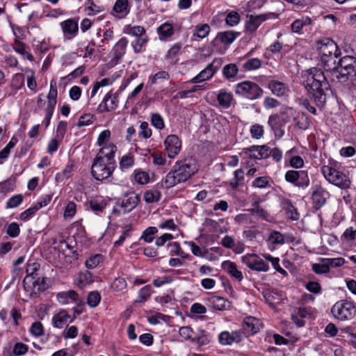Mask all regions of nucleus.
Instances as JSON below:
<instances>
[{"label":"nucleus","mask_w":356,"mask_h":356,"mask_svg":"<svg viewBox=\"0 0 356 356\" xmlns=\"http://www.w3.org/2000/svg\"><path fill=\"white\" fill-rule=\"evenodd\" d=\"M341 54L325 55L320 57V60L327 73L332 83H344L356 76V59L347 56L341 58L338 63L336 59Z\"/></svg>","instance_id":"f257e3e1"},{"label":"nucleus","mask_w":356,"mask_h":356,"mask_svg":"<svg viewBox=\"0 0 356 356\" xmlns=\"http://www.w3.org/2000/svg\"><path fill=\"white\" fill-rule=\"evenodd\" d=\"M327 76L320 68L317 67L307 70L302 75L303 85L318 107L325 105L326 92L330 89Z\"/></svg>","instance_id":"f03ea898"},{"label":"nucleus","mask_w":356,"mask_h":356,"mask_svg":"<svg viewBox=\"0 0 356 356\" xmlns=\"http://www.w3.org/2000/svg\"><path fill=\"white\" fill-rule=\"evenodd\" d=\"M116 150L117 147L114 144L99 149L91 166V175L96 180L103 181L112 175L116 168L114 159Z\"/></svg>","instance_id":"7ed1b4c3"},{"label":"nucleus","mask_w":356,"mask_h":356,"mask_svg":"<svg viewBox=\"0 0 356 356\" xmlns=\"http://www.w3.org/2000/svg\"><path fill=\"white\" fill-rule=\"evenodd\" d=\"M197 172L196 163L192 159L177 161L165 177L161 180V186L164 188H172L186 181Z\"/></svg>","instance_id":"20e7f679"},{"label":"nucleus","mask_w":356,"mask_h":356,"mask_svg":"<svg viewBox=\"0 0 356 356\" xmlns=\"http://www.w3.org/2000/svg\"><path fill=\"white\" fill-rule=\"evenodd\" d=\"M331 312L335 318L340 321L350 320L354 317L356 307L353 302L342 300L332 306Z\"/></svg>","instance_id":"39448f33"},{"label":"nucleus","mask_w":356,"mask_h":356,"mask_svg":"<svg viewBox=\"0 0 356 356\" xmlns=\"http://www.w3.org/2000/svg\"><path fill=\"white\" fill-rule=\"evenodd\" d=\"M235 92L248 99L254 100L261 96L263 90L256 83L245 81L236 86Z\"/></svg>","instance_id":"423d86ee"},{"label":"nucleus","mask_w":356,"mask_h":356,"mask_svg":"<svg viewBox=\"0 0 356 356\" xmlns=\"http://www.w3.org/2000/svg\"><path fill=\"white\" fill-rule=\"evenodd\" d=\"M321 172L329 182L341 188H346L350 186V181L346 175L329 165H323Z\"/></svg>","instance_id":"0eeeda50"},{"label":"nucleus","mask_w":356,"mask_h":356,"mask_svg":"<svg viewBox=\"0 0 356 356\" xmlns=\"http://www.w3.org/2000/svg\"><path fill=\"white\" fill-rule=\"evenodd\" d=\"M223 64L222 58H215L207 67L191 79V83H197L210 79Z\"/></svg>","instance_id":"6e6552de"},{"label":"nucleus","mask_w":356,"mask_h":356,"mask_svg":"<svg viewBox=\"0 0 356 356\" xmlns=\"http://www.w3.org/2000/svg\"><path fill=\"white\" fill-rule=\"evenodd\" d=\"M242 261L252 270L258 272L269 270V265L257 254H247L242 257Z\"/></svg>","instance_id":"1a4fd4ad"},{"label":"nucleus","mask_w":356,"mask_h":356,"mask_svg":"<svg viewBox=\"0 0 356 356\" xmlns=\"http://www.w3.org/2000/svg\"><path fill=\"white\" fill-rule=\"evenodd\" d=\"M285 179L294 186L302 188H307L310 182L307 172L304 170H288L285 174Z\"/></svg>","instance_id":"9d476101"},{"label":"nucleus","mask_w":356,"mask_h":356,"mask_svg":"<svg viewBox=\"0 0 356 356\" xmlns=\"http://www.w3.org/2000/svg\"><path fill=\"white\" fill-rule=\"evenodd\" d=\"M316 49L318 56L341 54L337 43L330 38H323L316 42Z\"/></svg>","instance_id":"9b49d317"},{"label":"nucleus","mask_w":356,"mask_h":356,"mask_svg":"<svg viewBox=\"0 0 356 356\" xmlns=\"http://www.w3.org/2000/svg\"><path fill=\"white\" fill-rule=\"evenodd\" d=\"M277 15L274 13H269L266 14H260L257 15H248V19L245 23V29L248 32H254L258 27L265 21L270 18H275Z\"/></svg>","instance_id":"f8f14e48"},{"label":"nucleus","mask_w":356,"mask_h":356,"mask_svg":"<svg viewBox=\"0 0 356 356\" xmlns=\"http://www.w3.org/2000/svg\"><path fill=\"white\" fill-rule=\"evenodd\" d=\"M244 337V332L241 330H235L232 333L227 331L222 332L219 336V342L224 346H230L233 343H240Z\"/></svg>","instance_id":"ddd939ff"},{"label":"nucleus","mask_w":356,"mask_h":356,"mask_svg":"<svg viewBox=\"0 0 356 356\" xmlns=\"http://www.w3.org/2000/svg\"><path fill=\"white\" fill-rule=\"evenodd\" d=\"M164 145L168 156L173 159L179 154L181 149V142L177 136L170 135L166 137Z\"/></svg>","instance_id":"4468645a"},{"label":"nucleus","mask_w":356,"mask_h":356,"mask_svg":"<svg viewBox=\"0 0 356 356\" xmlns=\"http://www.w3.org/2000/svg\"><path fill=\"white\" fill-rule=\"evenodd\" d=\"M60 25L65 39L74 38L79 32L78 21L75 19H67L60 22Z\"/></svg>","instance_id":"2eb2a0df"},{"label":"nucleus","mask_w":356,"mask_h":356,"mask_svg":"<svg viewBox=\"0 0 356 356\" xmlns=\"http://www.w3.org/2000/svg\"><path fill=\"white\" fill-rule=\"evenodd\" d=\"M327 195L328 193L321 186H315L312 194L314 207L317 210L321 209L325 204Z\"/></svg>","instance_id":"dca6fc26"},{"label":"nucleus","mask_w":356,"mask_h":356,"mask_svg":"<svg viewBox=\"0 0 356 356\" xmlns=\"http://www.w3.org/2000/svg\"><path fill=\"white\" fill-rule=\"evenodd\" d=\"M118 97L113 94L111 91L108 92L99 106V113L109 112L115 110L118 106Z\"/></svg>","instance_id":"f3484780"},{"label":"nucleus","mask_w":356,"mask_h":356,"mask_svg":"<svg viewBox=\"0 0 356 356\" xmlns=\"http://www.w3.org/2000/svg\"><path fill=\"white\" fill-rule=\"evenodd\" d=\"M243 331L245 334L253 335L258 332L261 328L259 321L253 316H247L243 322Z\"/></svg>","instance_id":"a211bd4d"},{"label":"nucleus","mask_w":356,"mask_h":356,"mask_svg":"<svg viewBox=\"0 0 356 356\" xmlns=\"http://www.w3.org/2000/svg\"><path fill=\"white\" fill-rule=\"evenodd\" d=\"M139 200V196L134 192L126 194L120 203L123 212L127 213L132 211L137 206Z\"/></svg>","instance_id":"6ab92c4d"},{"label":"nucleus","mask_w":356,"mask_h":356,"mask_svg":"<svg viewBox=\"0 0 356 356\" xmlns=\"http://www.w3.org/2000/svg\"><path fill=\"white\" fill-rule=\"evenodd\" d=\"M268 88L270 90L273 95L277 97L286 96L289 92V88L286 84L277 80L269 81Z\"/></svg>","instance_id":"aec40b11"},{"label":"nucleus","mask_w":356,"mask_h":356,"mask_svg":"<svg viewBox=\"0 0 356 356\" xmlns=\"http://www.w3.org/2000/svg\"><path fill=\"white\" fill-rule=\"evenodd\" d=\"M286 121L282 119L278 114L271 115L268 118V124L272 131L282 137L284 135V131L282 130V127L285 124Z\"/></svg>","instance_id":"412c9836"},{"label":"nucleus","mask_w":356,"mask_h":356,"mask_svg":"<svg viewBox=\"0 0 356 356\" xmlns=\"http://www.w3.org/2000/svg\"><path fill=\"white\" fill-rule=\"evenodd\" d=\"M129 11L128 0H116L111 13L115 17L122 19L129 14Z\"/></svg>","instance_id":"4be33fe9"},{"label":"nucleus","mask_w":356,"mask_h":356,"mask_svg":"<svg viewBox=\"0 0 356 356\" xmlns=\"http://www.w3.org/2000/svg\"><path fill=\"white\" fill-rule=\"evenodd\" d=\"M222 268L236 280L241 282L243 279L242 273L238 270L234 262L225 261L222 263Z\"/></svg>","instance_id":"5701e85b"},{"label":"nucleus","mask_w":356,"mask_h":356,"mask_svg":"<svg viewBox=\"0 0 356 356\" xmlns=\"http://www.w3.org/2000/svg\"><path fill=\"white\" fill-rule=\"evenodd\" d=\"M218 104L222 108H229L234 100L233 95L231 92L222 89L220 90L216 96Z\"/></svg>","instance_id":"b1692460"},{"label":"nucleus","mask_w":356,"mask_h":356,"mask_svg":"<svg viewBox=\"0 0 356 356\" xmlns=\"http://www.w3.org/2000/svg\"><path fill=\"white\" fill-rule=\"evenodd\" d=\"M58 90L56 81L52 79L50 82V88L47 95V108L55 109L57 103Z\"/></svg>","instance_id":"393cba45"},{"label":"nucleus","mask_w":356,"mask_h":356,"mask_svg":"<svg viewBox=\"0 0 356 356\" xmlns=\"http://www.w3.org/2000/svg\"><path fill=\"white\" fill-rule=\"evenodd\" d=\"M72 321L73 319H71L70 316L65 310L60 311L52 318L53 325L57 328H62L67 322Z\"/></svg>","instance_id":"a878e982"},{"label":"nucleus","mask_w":356,"mask_h":356,"mask_svg":"<svg viewBox=\"0 0 356 356\" xmlns=\"http://www.w3.org/2000/svg\"><path fill=\"white\" fill-rule=\"evenodd\" d=\"M281 207L286 213L287 217L292 220H297L299 219V213L296 208L293 205L291 200L288 199H283L281 202Z\"/></svg>","instance_id":"bb28decb"},{"label":"nucleus","mask_w":356,"mask_h":356,"mask_svg":"<svg viewBox=\"0 0 356 356\" xmlns=\"http://www.w3.org/2000/svg\"><path fill=\"white\" fill-rule=\"evenodd\" d=\"M209 307L213 309L223 311L229 307V302L220 296H213L209 300Z\"/></svg>","instance_id":"cd10ccee"},{"label":"nucleus","mask_w":356,"mask_h":356,"mask_svg":"<svg viewBox=\"0 0 356 356\" xmlns=\"http://www.w3.org/2000/svg\"><path fill=\"white\" fill-rule=\"evenodd\" d=\"M127 44L128 40L126 38H122L115 43L113 48V54L115 60H118L125 54Z\"/></svg>","instance_id":"c85d7f7f"},{"label":"nucleus","mask_w":356,"mask_h":356,"mask_svg":"<svg viewBox=\"0 0 356 356\" xmlns=\"http://www.w3.org/2000/svg\"><path fill=\"white\" fill-rule=\"evenodd\" d=\"M239 34L240 33L238 32L232 31H223L218 33L216 39L219 40L223 44L229 45L236 40Z\"/></svg>","instance_id":"c756f323"},{"label":"nucleus","mask_w":356,"mask_h":356,"mask_svg":"<svg viewBox=\"0 0 356 356\" xmlns=\"http://www.w3.org/2000/svg\"><path fill=\"white\" fill-rule=\"evenodd\" d=\"M253 208L248 209V211L252 214L257 215L260 218L268 222H270L273 219L270 213L265 210L264 208L260 207L259 203L254 202L252 204Z\"/></svg>","instance_id":"7c9ffc66"},{"label":"nucleus","mask_w":356,"mask_h":356,"mask_svg":"<svg viewBox=\"0 0 356 356\" xmlns=\"http://www.w3.org/2000/svg\"><path fill=\"white\" fill-rule=\"evenodd\" d=\"M19 38H20L19 36H17V38L15 39V40H14L15 47H13V50L15 52H17L24 56H26L28 60L32 61L33 60V55L26 51L27 47H26V44L21 42L19 40Z\"/></svg>","instance_id":"2f4dec72"},{"label":"nucleus","mask_w":356,"mask_h":356,"mask_svg":"<svg viewBox=\"0 0 356 356\" xmlns=\"http://www.w3.org/2000/svg\"><path fill=\"white\" fill-rule=\"evenodd\" d=\"M157 33L160 40H165L173 35L174 28L171 24L165 22L158 27Z\"/></svg>","instance_id":"473e14b6"},{"label":"nucleus","mask_w":356,"mask_h":356,"mask_svg":"<svg viewBox=\"0 0 356 356\" xmlns=\"http://www.w3.org/2000/svg\"><path fill=\"white\" fill-rule=\"evenodd\" d=\"M238 72V68L236 64L229 63L225 65L222 69V75L227 80L234 79Z\"/></svg>","instance_id":"72a5a7b5"},{"label":"nucleus","mask_w":356,"mask_h":356,"mask_svg":"<svg viewBox=\"0 0 356 356\" xmlns=\"http://www.w3.org/2000/svg\"><path fill=\"white\" fill-rule=\"evenodd\" d=\"M293 121L296 126L302 130L307 129L310 125L309 120L305 113H301L294 117Z\"/></svg>","instance_id":"f704fd0d"},{"label":"nucleus","mask_w":356,"mask_h":356,"mask_svg":"<svg viewBox=\"0 0 356 356\" xmlns=\"http://www.w3.org/2000/svg\"><path fill=\"white\" fill-rule=\"evenodd\" d=\"M104 260V256L101 254H95L90 256L85 261L86 267L93 269L97 267Z\"/></svg>","instance_id":"c9c22d12"},{"label":"nucleus","mask_w":356,"mask_h":356,"mask_svg":"<svg viewBox=\"0 0 356 356\" xmlns=\"http://www.w3.org/2000/svg\"><path fill=\"white\" fill-rule=\"evenodd\" d=\"M234 178L229 181V185L232 188L236 189L243 184L244 172L242 169H238L234 171Z\"/></svg>","instance_id":"e433bc0d"},{"label":"nucleus","mask_w":356,"mask_h":356,"mask_svg":"<svg viewBox=\"0 0 356 356\" xmlns=\"http://www.w3.org/2000/svg\"><path fill=\"white\" fill-rule=\"evenodd\" d=\"M149 38L146 33L142 36L136 38L135 41L131 42V46L135 53H140L143 51V47L148 42Z\"/></svg>","instance_id":"4c0bfd02"},{"label":"nucleus","mask_w":356,"mask_h":356,"mask_svg":"<svg viewBox=\"0 0 356 356\" xmlns=\"http://www.w3.org/2000/svg\"><path fill=\"white\" fill-rule=\"evenodd\" d=\"M134 180L139 184H146L149 181L148 172L141 169H136L133 172Z\"/></svg>","instance_id":"58836bf2"},{"label":"nucleus","mask_w":356,"mask_h":356,"mask_svg":"<svg viewBox=\"0 0 356 356\" xmlns=\"http://www.w3.org/2000/svg\"><path fill=\"white\" fill-rule=\"evenodd\" d=\"M273 245H282L285 243V236L278 231H272L267 240Z\"/></svg>","instance_id":"ea45409f"},{"label":"nucleus","mask_w":356,"mask_h":356,"mask_svg":"<svg viewBox=\"0 0 356 356\" xmlns=\"http://www.w3.org/2000/svg\"><path fill=\"white\" fill-rule=\"evenodd\" d=\"M134 165V157L130 154L124 155L120 161V169L122 171H125Z\"/></svg>","instance_id":"a19ab883"},{"label":"nucleus","mask_w":356,"mask_h":356,"mask_svg":"<svg viewBox=\"0 0 356 356\" xmlns=\"http://www.w3.org/2000/svg\"><path fill=\"white\" fill-rule=\"evenodd\" d=\"M124 33L133 37L142 36L146 33V30L141 26H131L129 25L126 27Z\"/></svg>","instance_id":"79ce46f5"},{"label":"nucleus","mask_w":356,"mask_h":356,"mask_svg":"<svg viewBox=\"0 0 356 356\" xmlns=\"http://www.w3.org/2000/svg\"><path fill=\"white\" fill-rule=\"evenodd\" d=\"M160 197L161 193L157 190H148L144 193V200L147 203L156 202Z\"/></svg>","instance_id":"37998d69"},{"label":"nucleus","mask_w":356,"mask_h":356,"mask_svg":"<svg viewBox=\"0 0 356 356\" xmlns=\"http://www.w3.org/2000/svg\"><path fill=\"white\" fill-rule=\"evenodd\" d=\"M234 221L238 225H250L254 223L250 213H240L235 216Z\"/></svg>","instance_id":"c03bdc74"},{"label":"nucleus","mask_w":356,"mask_h":356,"mask_svg":"<svg viewBox=\"0 0 356 356\" xmlns=\"http://www.w3.org/2000/svg\"><path fill=\"white\" fill-rule=\"evenodd\" d=\"M261 65V60L257 58H250L243 64L245 70L250 71L259 69Z\"/></svg>","instance_id":"a18cd8bd"},{"label":"nucleus","mask_w":356,"mask_h":356,"mask_svg":"<svg viewBox=\"0 0 356 356\" xmlns=\"http://www.w3.org/2000/svg\"><path fill=\"white\" fill-rule=\"evenodd\" d=\"M95 120V117L90 113H86L81 115L77 122L76 126L78 128L92 124Z\"/></svg>","instance_id":"49530a36"},{"label":"nucleus","mask_w":356,"mask_h":356,"mask_svg":"<svg viewBox=\"0 0 356 356\" xmlns=\"http://www.w3.org/2000/svg\"><path fill=\"white\" fill-rule=\"evenodd\" d=\"M151 295V287L147 285L140 289L138 292V298L135 300L136 303H141L145 302Z\"/></svg>","instance_id":"de8ad7c7"},{"label":"nucleus","mask_w":356,"mask_h":356,"mask_svg":"<svg viewBox=\"0 0 356 356\" xmlns=\"http://www.w3.org/2000/svg\"><path fill=\"white\" fill-rule=\"evenodd\" d=\"M158 232L156 227H149L143 232L140 237L145 242L150 243L153 241L154 235Z\"/></svg>","instance_id":"09e8293b"},{"label":"nucleus","mask_w":356,"mask_h":356,"mask_svg":"<svg viewBox=\"0 0 356 356\" xmlns=\"http://www.w3.org/2000/svg\"><path fill=\"white\" fill-rule=\"evenodd\" d=\"M179 335L183 337L185 340L195 342V339L193 337V331L189 326H183L179 328Z\"/></svg>","instance_id":"8fccbe9b"},{"label":"nucleus","mask_w":356,"mask_h":356,"mask_svg":"<svg viewBox=\"0 0 356 356\" xmlns=\"http://www.w3.org/2000/svg\"><path fill=\"white\" fill-rule=\"evenodd\" d=\"M24 197L22 194H17L11 197L6 202L7 209L17 207L23 202Z\"/></svg>","instance_id":"3c124183"},{"label":"nucleus","mask_w":356,"mask_h":356,"mask_svg":"<svg viewBox=\"0 0 356 356\" xmlns=\"http://www.w3.org/2000/svg\"><path fill=\"white\" fill-rule=\"evenodd\" d=\"M17 143V139L16 138L13 137L10 141L7 144V145L0 151V159H6L10 154L11 149L15 146Z\"/></svg>","instance_id":"603ef678"},{"label":"nucleus","mask_w":356,"mask_h":356,"mask_svg":"<svg viewBox=\"0 0 356 356\" xmlns=\"http://www.w3.org/2000/svg\"><path fill=\"white\" fill-rule=\"evenodd\" d=\"M210 30V26L207 24H204L195 26L196 33L193 35L200 38H204L209 35Z\"/></svg>","instance_id":"864d4df0"},{"label":"nucleus","mask_w":356,"mask_h":356,"mask_svg":"<svg viewBox=\"0 0 356 356\" xmlns=\"http://www.w3.org/2000/svg\"><path fill=\"white\" fill-rule=\"evenodd\" d=\"M250 131L251 136L255 139L262 138L264 134V127L259 124L252 125Z\"/></svg>","instance_id":"5fc2aeb1"},{"label":"nucleus","mask_w":356,"mask_h":356,"mask_svg":"<svg viewBox=\"0 0 356 356\" xmlns=\"http://www.w3.org/2000/svg\"><path fill=\"white\" fill-rule=\"evenodd\" d=\"M261 234V232L254 227H250L248 229H244L243 232V237L248 241L255 240Z\"/></svg>","instance_id":"6e6d98bb"},{"label":"nucleus","mask_w":356,"mask_h":356,"mask_svg":"<svg viewBox=\"0 0 356 356\" xmlns=\"http://www.w3.org/2000/svg\"><path fill=\"white\" fill-rule=\"evenodd\" d=\"M240 22V15L237 12H230L225 18V22L229 26H234Z\"/></svg>","instance_id":"4d7b16f0"},{"label":"nucleus","mask_w":356,"mask_h":356,"mask_svg":"<svg viewBox=\"0 0 356 356\" xmlns=\"http://www.w3.org/2000/svg\"><path fill=\"white\" fill-rule=\"evenodd\" d=\"M31 334L35 337H40L44 334V327L39 321L34 322L29 330Z\"/></svg>","instance_id":"13d9d810"},{"label":"nucleus","mask_w":356,"mask_h":356,"mask_svg":"<svg viewBox=\"0 0 356 356\" xmlns=\"http://www.w3.org/2000/svg\"><path fill=\"white\" fill-rule=\"evenodd\" d=\"M101 296L97 291H92L88 296V304L91 307H95L100 302Z\"/></svg>","instance_id":"bf43d9fd"},{"label":"nucleus","mask_w":356,"mask_h":356,"mask_svg":"<svg viewBox=\"0 0 356 356\" xmlns=\"http://www.w3.org/2000/svg\"><path fill=\"white\" fill-rule=\"evenodd\" d=\"M323 262H327L330 269V267H340L345 263L344 259L342 257L339 258H323L321 259Z\"/></svg>","instance_id":"052dcab7"},{"label":"nucleus","mask_w":356,"mask_h":356,"mask_svg":"<svg viewBox=\"0 0 356 356\" xmlns=\"http://www.w3.org/2000/svg\"><path fill=\"white\" fill-rule=\"evenodd\" d=\"M200 335L195 338V342H197L200 346H204L208 344L211 341L210 335L203 330H200Z\"/></svg>","instance_id":"680f3d73"},{"label":"nucleus","mask_w":356,"mask_h":356,"mask_svg":"<svg viewBox=\"0 0 356 356\" xmlns=\"http://www.w3.org/2000/svg\"><path fill=\"white\" fill-rule=\"evenodd\" d=\"M113 31L111 29H108L104 31L102 38L97 44L98 47H102L104 44H108L111 40L113 39Z\"/></svg>","instance_id":"e2e57ef3"},{"label":"nucleus","mask_w":356,"mask_h":356,"mask_svg":"<svg viewBox=\"0 0 356 356\" xmlns=\"http://www.w3.org/2000/svg\"><path fill=\"white\" fill-rule=\"evenodd\" d=\"M76 211V204L72 201L69 202L65 208V211H64L65 218H72L75 215Z\"/></svg>","instance_id":"0e129e2a"},{"label":"nucleus","mask_w":356,"mask_h":356,"mask_svg":"<svg viewBox=\"0 0 356 356\" xmlns=\"http://www.w3.org/2000/svg\"><path fill=\"white\" fill-rule=\"evenodd\" d=\"M152 124L158 129H162L164 127L163 119L159 113H153L151 117Z\"/></svg>","instance_id":"69168bd1"},{"label":"nucleus","mask_w":356,"mask_h":356,"mask_svg":"<svg viewBox=\"0 0 356 356\" xmlns=\"http://www.w3.org/2000/svg\"><path fill=\"white\" fill-rule=\"evenodd\" d=\"M312 270L316 274H325L330 271L327 262H323V264H314L312 265Z\"/></svg>","instance_id":"338daca9"},{"label":"nucleus","mask_w":356,"mask_h":356,"mask_svg":"<svg viewBox=\"0 0 356 356\" xmlns=\"http://www.w3.org/2000/svg\"><path fill=\"white\" fill-rule=\"evenodd\" d=\"M268 179L267 177H257L252 184V186L254 188H264L268 185Z\"/></svg>","instance_id":"774afa93"}]
</instances>
